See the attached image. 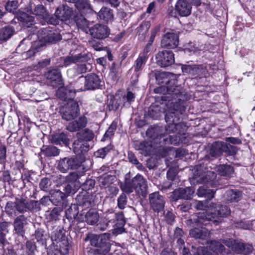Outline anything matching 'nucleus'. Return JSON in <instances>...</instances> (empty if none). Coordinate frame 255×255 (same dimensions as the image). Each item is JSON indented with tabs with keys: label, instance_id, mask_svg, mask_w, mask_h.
<instances>
[{
	"label": "nucleus",
	"instance_id": "1",
	"mask_svg": "<svg viewBox=\"0 0 255 255\" xmlns=\"http://www.w3.org/2000/svg\"><path fill=\"white\" fill-rule=\"evenodd\" d=\"M163 101H168L165 104L168 110L165 116V121L168 124L166 133L157 135L154 143H158L160 146L166 144L178 145L180 142H185V137L187 126L184 123L180 122V116L185 112L184 102L177 98H172L167 96L161 97Z\"/></svg>",
	"mask_w": 255,
	"mask_h": 255
},
{
	"label": "nucleus",
	"instance_id": "2",
	"mask_svg": "<svg viewBox=\"0 0 255 255\" xmlns=\"http://www.w3.org/2000/svg\"><path fill=\"white\" fill-rule=\"evenodd\" d=\"M217 174L212 171H209L203 166L197 165L193 172V180L198 183H205L198 189L197 194L199 197H205L211 200L214 197L215 191L209 189L215 187L218 184L216 180Z\"/></svg>",
	"mask_w": 255,
	"mask_h": 255
},
{
	"label": "nucleus",
	"instance_id": "3",
	"mask_svg": "<svg viewBox=\"0 0 255 255\" xmlns=\"http://www.w3.org/2000/svg\"><path fill=\"white\" fill-rule=\"evenodd\" d=\"M155 76L156 82L158 84L165 85L155 89V92L164 91L166 90V92L164 96H169L172 98H177L182 101H187L188 99V95L180 86L176 85L178 81L175 75L168 72L157 71Z\"/></svg>",
	"mask_w": 255,
	"mask_h": 255
},
{
	"label": "nucleus",
	"instance_id": "4",
	"mask_svg": "<svg viewBox=\"0 0 255 255\" xmlns=\"http://www.w3.org/2000/svg\"><path fill=\"white\" fill-rule=\"evenodd\" d=\"M214 208V212L199 213L194 215L192 218L187 221L188 224L195 226L197 225H207L210 221L217 222L221 218L226 217L230 215L231 210L226 205L214 204L210 205Z\"/></svg>",
	"mask_w": 255,
	"mask_h": 255
},
{
	"label": "nucleus",
	"instance_id": "5",
	"mask_svg": "<svg viewBox=\"0 0 255 255\" xmlns=\"http://www.w3.org/2000/svg\"><path fill=\"white\" fill-rule=\"evenodd\" d=\"M37 201H26L23 198L16 199L14 202L8 201L6 203L4 211L9 216H15L18 214H23L27 211L35 212L40 210Z\"/></svg>",
	"mask_w": 255,
	"mask_h": 255
},
{
	"label": "nucleus",
	"instance_id": "6",
	"mask_svg": "<svg viewBox=\"0 0 255 255\" xmlns=\"http://www.w3.org/2000/svg\"><path fill=\"white\" fill-rule=\"evenodd\" d=\"M122 189L127 193H132L134 190L139 195L145 197L148 193L147 183L141 175L137 174L132 179H126Z\"/></svg>",
	"mask_w": 255,
	"mask_h": 255
},
{
	"label": "nucleus",
	"instance_id": "7",
	"mask_svg": "<svg viewBox=\"0 0 255 255\" xmlns=\"http://www.w3.org/2000/svg\"><path fill=\"white\" fill-rule=\"evenodd\" d=\"M85 240H89L91 245L96 247L94 250L95 254L105 255L110 250L109 237L105 234L100 235L89 234L87 236Z\"/></svg>",
	"mask_w": 255,
	"mask_h": 255
},
{
	"label": "nucleus",
	"instance_id": "8",
	"mask_svg": "<svg viewBox=\"0 0 255 255\" xmlns=\"http://www.w3.org/2000/svg\"><path fill=\"white\" fill-rule=\"evenodd\" d=\"M105 222L107 226L111 225L114 227V233L120 234L125 232L124 226L126 221L123 212H120L116 213L114 212H109L105 214Z\"/></svg>",
	"mask_w": 255,
	"mask_h": 255
},
{
	"label": "nucleus",
	"instance_id": "9",
	"mask_svg": "<svg viewBox=\"0 0 255 255\" xmlns=\"http://www.w3.org/2000/svg\"><path fill=\"white\" fill-rule=\"evenodd\" d=\"M37 37L41 46L56 43L62 39V36L59 31L50 27L38 30Z\"/></svg>",
	"mask_w": 255,
	"mask_h": 255
},
{
	"label": "nucleus",
	"instance_id": "10",
	"mask_svg": "<svg viewBox=\"0 0 255 255\" xmlns=\"http://www.w3.org/2000/svg\"><path fill=\"white\" fill-rule=\"evenodd\" d=\"M60 114L62 119L66 121L74 120L79 114L78 103L73 100L69 102L65 107L60 110Z\"/></svg>",
	"mask_w": 255,
	"mask_h": 255
},
{
	"label": "nucleus",
	"instance_id": "11",
	"mask_svg": "<svg viewBox=\"0 0 255 255\" xmlns=\"http://www.w3.org/2000/svg\"><path fill=\"white\" fill-rule=\"evenodd\" d=\"M192 4L199 6L200 0H178L175 5V9L181 16H187L191 12Z\"/></svg>",
	"mask_w": 255,
	"mask_h": 255
},
{
	"label": "nucleus",
	"instance_id": "12",
	"mask_svg": "<svg viewBox=\"0 0 255 255\" xmlns=\"http://www.w3.org/2000/svg\"><path fill=\"white\" fill-rule=\"evenodd\" d=\"M51 238L53 244L57 248H63L68 244L64 230L60 226H54L52 228Z\"/></svg>",
	"mask_w": 255,
	"mask_h": 255
},
{
	"label": "nucleus",
	"instance_id": "13",
	"mask_svg": "<svg viewBox=\"0 0 255 255\" xmlns=\"http://www.w3.org/2000/svg\"><path fill=\"white\" fill-rule=\"evenodd\" d=\"M84 78V88L83 89L82 88H80L81 90H95L102 89L104 85V82L95 73L88 74Z\"/></svg>",
	"mask_w": 255,
	"mask_h": 255
},
{
	"label": "nucleus",
	"instance_id": "14",
	"mask_svg": "<svg viewBox=\"0 0 255 255\" xmlns=\"http://www.w3.org/2000/svg\"><path fill=\"white\" fill-rule=\"evenodd\" d=\"M82 162L77 157H65L59 160L57 168L61 172L65 173L69 169L78 168Z\"/></svg>",
	"mask_w": 255,
	"mask_h": 255
},
{
	"label": "nucleus",
	"instance_id": "15",
	"mask_svg": "<svg viewBox=\"0 0 255 255\" xmlns=\"http://www.w3.org/2000/svg\"><path fill=\"white\" fill-rule=\"evenodd\" d=\"M148 200L150 207L154 212L158 213L163 211L165 200L164 197L161 195L158 192L150 194Z\"/></svg>",
	"mask_w": 255,
	"mask_h": 255
},
{
	"label": "nucleus",
	"instance_id": "16",
	"mask_svg": "<svg viewBox=\"0 0 255 255\" xmlns=\"http://www.w3.org/2000/svg\"><path fill=\"white\" fill-rule=\"evenodd\" d=\"M156 63L161 67L171 65L175 62L174 54L171 51H159L156 55Z\"/></svg>",
	"mask_w": 255,
	"mask_h": 255
},
{
	"label": "nucleus",
	"instance_id": "17",
	"mask_svg": "<svg viewBox=\"0 0 255 255\" xmlns=\"http://www.w3.org/2000/svg\"><path fill=\"white\" fill-rule=\"evenodd\" d=\"M76 201L78 206L81 207L83 209L89 208L95 205V196L89 194L86 191L79 193L76 198Z\"/></svg>",
	"mask_w": 255,
	"mask_h": 255
},
{
	"label": "nucleus",
	"instance_id": "18",
	"mask_svg": "<svg viewBox=\"0 0 255 255\" xmlns=\"http://www.w3.org/2000/svg\"><path fill=\"white\" fill-rule=\"evenodd\" d=\"M92 55L89 53H80L73 55L71 53L63 58V66H68L71 64L77 62H88L91 59Z\"/></svg>",
	"mask_w": 255,
	"mask_h": 255
},
{
	"label": "nucleus",
	"instance_id": "19",
	"mask_svg": "<svg viewBox=\"0 0 255 255\" xmlns=\"http://www.w3.org/2000/svg\"><path fill=\"white\" fill-rule=\"evenodd\" d=\"M89 32L94 38L103 39L109 35L110 30L106 25L96 24L90 28Z\"/></svg>",
	"mask_w": 255,
	"mask_h": 255
},
{
	"label": "nucleus",
	"instance_id": "20",
	"mask_svg": "<svg viewBox=\"0 0 255 255\" xmlns=\"http://www.w3.org/2000/svg\"><path fill=\"white\" fill-rule=\"evenodd\" d=\"M179 43V36L174 32H167L161 40V46L165 48L173 49L176 47Z\"/></svg>",
	"mask_w": 255,
	"mask_h": 255
},
{
	"label": "nucleus",
	"instance_id": "21",
	"mask_svg": "<svg viewBox=\"0 0 255 255\" xmlns=\"http://www.w3.org/2000/svg\"><path fill=\"white\" fill-rule=\"evenodd\" d=\"M87 123V118L82 115L77 119H74L72 121L70 122L66 126V128L67 130L71 132L79 131L85 128Z\"/></svg>",
	"mask_w": 255,
	"mask_h": 255
},
{
	"label": "nucleus",
	"instance_id": "22",
	"mask_svg": "<svg viewBox=\"0 0 255 255\" xmlns=\"http://www.w3.org/2000/svg\"><path fill=\"white\" fill-rule=\"evenodd\" d=\"M194 192L195 190L192 187L179 188L173 192L172 199L175 201L179 199L189 200L192 198Z\"/></svg>",
	"mask_w": 255,
	"mask_h": 255
},
{
	"label": "nucleus",
	"instance_id": "23",
	"mask_svg": "<svg viewBox=\"0 0 255 255\" xmlns=\"http://www.w3.org/2000/svg\"><path fill=\"white\" fill-rule=\"evenodd\" d=\"M66 218L71 222H83V214L79 213L78 206L77 204H72L65 212Z\"/></svg>",
	"mask_w": 255,
	"mask_h": 255
},
{
	"label": "nucleus",
	"instance_id": "24",
	"mask_svg": "<svg viewBox=\"0 0 255 255\" xmlns=\"http://www.w3.org/2000/svg\"><path fill=\"white\" fill-rule=\"evenodd\" d=\"M27 224V218L23 215L16 217L13 221L15 233L18 236H23L25 233L24 227Z\"/></svg>",
	"mask_w": 255,
	"mask_h": 255
},
{
	"label": "nucleus",
	"instance_id": "25",
	"mask_svg": "<svg viewBox=\"0 0 255 255\" xmlns=\"http://www.w3.org/2000/svg\"><path fill=\"white\" fill-rule=\"evenodd\" d=\"M72 146L74 152L80 156L81 158L80 161H82L83 162L84 161V158L82 154L89 150V144L78 138L74 141Z\"/></svg>",
	"mask_w": 255,
	"mask_h": 255
},
{
	"label": "nucleus",
	"instance_id": "26",
	"mask_svg": "<svg viewBox=\"0 0 255 255\" xmlns=\"http://www.w3.org/2000/svg\"><path fill=\"white\" fill-rule=\"evenodd\" d=\"M73 14L72 9L67 5H63L58 7L55 11L56 17L61 21L69 19Z\"/></svg>",
	"mask_w": 255,
	"mask_h": 255
},
{
	"label": "nucleus",
	"instance_id": "27",
	"mask_svg": "<svg viewBox=\"0 0 255 255\" xmlns=\"http://www.w3.org/2000/svg\"><path fill=\"white\" fill-rule=\"evenodd\" d=\"M242 192L237 189L227 191L223 196L224 201L226 203L238 202L241 199Z\"/></svg>",
	"mask_w": 255,
	"mask_h": 255
},
{
	"label": "nucleus",
	"instance_id": "28",
	"mask_svg": "<svg viewBox=\"0 0 255 255\" xmlns=\"http://www.w3.org/2000/svg\"><path fill=\"white\" fill-rule=\"evenodd\" d=\"M99 214L98 211L94 209H90L83 216V221H85L90 225H96L99 220Z\"/></svg>",
	"mask_w": 255,
	"mask_h": 255
},
{
	"label": "nucleus",
	"instance_id": "29",
	"mask_svg": "<svg viewBox=\"0 0 255 255\" xmlns=\"http://www.w3.org/2000/svg\"><path fill=\"white\" fill-rule=\"evenodd\" d=\"M33 238L32 240H35L39 244L43 246H46V241L48 239L49 235L48 233L43 229L38 228L32 235Z\"/></svg>",
	"mask_w": 255,
	"mask_h": 255
},
{
	"label": "nucleus",
	"instance_id": "30",
	"mask_svg": "<svg viewBox=\"0 0 255 255\" xmlns=\"http://www.w3.org/2000/svg\"><path fill=\"white\" fill-rule=\"evenodd\" d=\"M51 141L52 143L56 145L63 143L65 145H68L69 144L70 140L68 138V133L62 132L52 135Z\"/></svg>",
	"mask_w": 255,
	"mask_h": 255
},
{
	"label": "nucleus",
	"instance_id": "31",
	"mask_svg": "<svg viewBox=\"0 0 255 255\" xmlns=\"http://www.w3.org/2000/svg\"><path fill=\"white\" fill-rule=\"evenodd\" d=\"M45 76L51 83H54L55 85L61 84V74L58 69L49 70L45 73Z\"/></svg>",
	"mask_w": 255,
	"mask_h": 255
},
{
	"label": "nucleus",
	"instance_id": "32",
	"mask_svg": "<svg viewBox=\"0 0 255 255\" xmlns=\"http://www.w3.org/2000/svg\"><path fill=\"white\" fill-rule=\"evenodd\" d=\"M36 246L35 243L30 241L26 242L25 247L18 251V255H35Z\"/></svg>",
	"mask_w": 255,
	"mask_h": 255
},
{
	"label": "nucleus",
	"instance_id": "33",
	"mask_svg": "<svg viewBox=\"0 0 255 255\" xmlns=\"http://www.w3.org/2000/svg\"><path fill=\"white\" fill-rule=\"evenodd\" d=\"M50 195V202L55 206L61 205L66 198L65 195L63 194V192L59 190L51 191Z\"/></svg>",
	"mask_w": 255,
	"mask_h": 255
},
{
	"label": "nucleus",
	"instance_id": "34",
	"mask_svg": "<svg viewBox=\"0 0 255 255\" xmlns=\"http://www.w3.org/2000/svg\"><path fill=\"white\" fill-rule=\"evenodd\" d=\"M216 171L221 176L230 177L234 173V168L230 165L220 164L217 166Z\"/></svg>",
	"mask_w": 255,
	"mask_h": 255
},
{
	"label": "nucleus",
	"instance_id": "35",
	"mask_svg": "<svg viewBox=\"0 0 255 255\" xmlns=\"http://www.w3.org/2000/svg\"><path fill=\"white\" fill-rule=\"evenodd\" d=\"M223 147V141L214 142L211 145L210 154L215 158L220 156L224 152Z\"/></svg>",
	"mask_w": 255,
	"mask_h": 255
},
{
	"label": "nucleus",
	"instance_id": "36",
	"mask_svg": "<svg viewBox=\"0 0 255 255\" xmlns=\"http://www.w3.org/2000/svg\"><path fill=\"white\" fill-rule=\"evenodd\" d=\"M190 235L196 239L205 240L208 238L209 234L205 229L194 228L190 231Z\"/></svg>",
	"mask_w": 255,
	"mask_h": 255
},
{
	"label": "nucleus",
	"instance_id": "37",
	"mask_svg": "<svg viewBox=\"0 0 255 255\" xmlns=\"http://www.w3.org/2000/svg\"><path fill=\"white\" fill-rule=\"evenodd\" d=\"M163 113V110L160 106L157 105H152L150 106L148 111V116L154 120L159 119L162 114Z\"/></svg>",
	"mask_w": 255,
	"mask_h": 255
},
{
	"label": "nucleus",
	"instance_id": "38",
	"mask_svg": "<svg viewBox=\"0 0 255 255\" xmlns=\"http://www.w3.org/2000/svg\"><path fill=\"white\" fill-rule=\"evenodd\" d=\"M134 147L136 150H141V153L145 156L149 155L152 150L151 143L146 141L136 142Z\"/></svg>",
	"mask_w": 255,
	"mask_h": 255
},
{
	"label": "nucleus",
	"instance_id": "39",
	"mask_svg": "<svg viewBox=\"0 0 255 255\" xmlns=\"http://www.w3.org/2000/svg\"><path fill=\"white\" fill-rule=\"evenodd\" d=\"M75 21L79 28L87 33L88 32L89 22L82 15H76Z\"/></svg>",
	"mask_w": 255,
	"mask_h": 255
},
{
	"label": "nucleus",
	"instance_id": "40",
	"mask_svg": "<svg viewBox=\"0 0 255 255\" xmlns=\"http://www.w3.org/2000/svg\"><path fill=\"white\" fill-rule=\"evenodd\" d=\"M98 16L101 20L106 22L111 21L114 17L112 10L107 7H103L101 9L98 13Z\"/></svg>",
	"mask_w": 255,
	"mask_h": 255
},
{
	"label": "nucleus",
	"instance_id": "41",
	"mask_svg": "<svg viewBox=\"0 0 255 255\" xmlns=\"http://www.w3.org/2000/svg\"><path fill=\"white\" fill-rule=\"evenodd\" d=\"M15 32L13 27L5 26L0 29V41H6L9 39Z\"/></svg>",
	"mask_w": 255,
	"mask_h": 255
},
{
	"label": "nucleus",
	"instance_id": "42",
	"mask_svg": "<svg viewBox=\"0 0 255 255\" xmlns=\"http://www.w3.org/2000/svg\"><path fill=\"white\" fill-rule=\"evenodd\" d=\"M76 137L80 140L87 142V141H91L94 138V133L92 130L86 128L81 132H78L76 133Z\"/></svg>",
	"mask_w": 255,
	"mask_h": 255
},
{
	"label": "nucleus",
	"instance_id": "43",
	"mask_svg": "<svg viewBox=\"0 0 255 255\" xmlns=\"http://www.w3.org/2000/svg\"><path fill=\"white\" fill-rule=\"evenodd\" d=\"M208 250L211 252V254H216L218 255L219 253L222 252L224 250V246L219 242L211 241L207 247Z\"/></svg>",
	"mask_w": 255,
	"mask_h": 255
},
{
	"label": "nucleus",
	"instance_id": "44",
	"mask_svg": "<svg viewBox=\"0 0 255 255\" xmlns=\"http://www.w3.org/2000/svg\"><path fill=\"white\" fill-rule=\"evenodd\" d=\"M62 211V209L61 207L54 208L50 213L47 215V219L48 222H55L59 220L60 214Z\"/></svg>",
	"mask_w": 255,
	"mask_h": 255
},
{
	"label": "nucleus",
	"instance_id": "45",
	"mask_svg": "<svg viewBox=\"0 0 255 255\" xmlns=\"http://www.w3.org/2000/svg\"><path fill=\"white\" fill-rule=\"evenodd\" d=\"M18 19L23 23V25L30 27L34 22V17L25 12L20 13L18 16Z\"/></svg>",
	"mask_w": 255,
	"mask_h": 255
},
{
	"label": "nucleus",
	"instance_id": "46",
	"mask_svg": "<svg viewBox=\"0 0 255 255\" xmlns=\"http://www.w3.org/2000/svg\"><path fill=\"white\" fill-rule=\"evenodd\" d=\"M114 178L109 175H104L99 177V183L101 188L109 187L114 182Z\"/></svg>",
	"mask_w": 255,
	"mask_h": 255
},
{
	"label": "nucleus",
	"instance_id": "47",
	"mask_svg": "<svg viewBox=\"0 0 255 255\" xmlns=\"http://www.w3.org/2000/svg\"><path fill=\"white\" fill-rule=\"evenodd\" d=\"M32 12L33 14L39 16L43 19H46L47 18L48 13L45 8L41 4L36 5L32 10Z\"/></svg>",
	"mask_w": 255,
	"mask_h": 255
},
{
	"label": "nucleus",
	"instance_id": "48",
	"mask_svg": "<svg viewBox=\"0 0 255 255\" xmlns=\"http://www.w3.org/2000/svg\"><path fill=\"white\" fill-rule=\"evenodd\" d=\"M147 59V57L145 55L139 56L134 62L133 66L134 71L136 72L141 71L146 62Z\"/></svg>",
	"mask_w": 255,
	"mask_h": 255
},
{
	"label": "nucleus",
	"instance_id": "49",
	"mask_svg": "<svg viewBox=\"0 0 255 255\" xmlns=\"http://www.w3.org/2000/svg\"><path fill=\"white\" fill-rule=\"evenodd\" d=\"M42 151L47 156H55L59 155L60 150L56 147L50 145L43 146Z\"/></svg>",
	"mask_w": 255,
	"mask_h": 255
},
{
	"label": "nucleus",
	"instance_id": "50",
	"mask_svg": "<svg viewBox=\"0 0 255 255\" xmlns=\"http://www.w3.org/2000/svg\"><path fill=\"white\" fill-rule=\"evenodd\" d=\"M113 146L112 144H109L95 152L94 156L97 158H104L109 152L113 150Z\"/></svg>",
	"mask_w": 255,
	"mask_h": 255
},
{
	"label": "nucleus",
	"instance_id": "51",
	"mask_svg": "<svg viewBox=\"0 0 255 255\" xmlns=\"http://www.w3.org/2000/svg\"><path fill=\"white\" fill-rule=\"evenodd\" d=\"M150 27V23L149 21H146L142 23L138 28L139 35H141L140 38H145Z\"/></svg>",
	"mask_w": 255,
	"mask_h": 255
},
{
	"label": "nucleus",
	"instance_id": "52",
	"mask_svg": "<svg viewBox=\"0 0 255 255\" xmlns=\"http://www.w3.org/2000/svg\"><path fill=\"white\" fill-rule=\"evenodd\" d=\"M192 252L193 255H217L216 254H211L207 248L199 247L197 248L192 247Z\"/></svg>",
	"mask_w": 255,
	"mask_h": 255
},
{
	"label": "nucleus",
	"instance_id": "53",
	"mask_svg": "<svg viewBox=\"0 0 255 255\" xmlns=\"http://www.w3.org/2000/svg\"><path fill=\"white\" fill-rule=\"evenodd\" d=\"M229 247L232 245V249L238 253H241L244 252L245 244L242 243L236 242L234 240H230L227 245Z\"/></svg>",
	"mask_w": 255,
	"mask_h": 255
},
{
	"label": "nucleus",
	"instance_id": "54",
	"mask_svg": "<svg viewBox=\"0 0 255 255\" xmlns=\"http://www.w3.org/2000/svg\"><path fill=\"white\" fill-rule=\"evenodd\" d=\"M92 66L90 63L77 64L75 70L78 74L85 73L91 70Z\"/></svg>",
	"mask_w": 255,
	"mask_h": 255
},
{
	"label": "nucleus",
	"instance_id": "55",
	"mask_svg": "<svg viewBox=\"0 0 255 255\" xmlns=\"http://www.w3.org/2000/svg\"><path fill=\"white\" fill-rule=\"evenodd\" d=\"M223 146L224 152L226 153L229 155H235L238 151V148L236 146L232 145L230 143L223 142Z\"/></svg>",
	"mask_w": 255,
	"mask_h": 255
},
{
	"label": "nucleus",
	"instance_id": "56",
	"mask_svg": "<svg viewBox=\"0 0 255 255\" xmlns=\"http://www.w3.org/2000/svg\"><path fill=\"white\" fill-rule=\"evenodd\" d=\"M4 7L6 11L14 13L18 7V1L17 0L8 1L5 3Z\"/></svg>",
	"mask_w": 255,
	"mask_h": 255
},
{
	"label": "nucleus",
	"instance_id": "57",
	"mask_svg": "<svg viewBox=\"0 0 255 255\" xmlns=\"http://www.w3.org/2000/svg\"><path fill=\"white\" fill-rule=\"evenodd\" d=\"M197 65H183L182 66V72L185 74H190L193 76H196Z\"/></svg>",
	"mask_w": 255,
	"mask_h": 255
},
{
	"label": "nucleus",
	"instance_id": "58",
	"mask_svg": "<svg viewBox=\"0 0 255 255\" xmlns=\"http://www.w3.org/2000/svg\"><path fill=\"white\" fill-rule=\"evenodd\" d=\"M118 207L119 209L123 210L126 207L128 202V197L125 193H122L117 199Z\"/></svg>",
	"mask_w": 255,
	"mask_h": 255
},
{
	"label": "nucleus",
	"instance_id": "59",
	"mask_svg": "<svg viewBox=\"0 0 255 255\" xmlns=\"http://www.w3.org/2000/svg\"><path fill=\"white\" fill-rule=\"evenodd\" d=\"M51 185V181L48 178L41 179L39 183V188L44 191H48Z\"/></svg>",
	"mask_w": 255,
	"mask_h": 255
},
{
	"label": "nucleus",
	"instance_id": "60",
	"mask_svg": "<svg viewBox=\"0 0 255 255\" xmlns=\"http://www.w3.org/2000/svg\"><path fill=\"white\" fill-rule=\"evenodd\" d=\"M209 201L208 200L205 201H196L195 202V207L200 210H207L209 207Z\"/></svg>",
	"mask_w": 255,
	"mask_h": 255
},
{
	"label": "nucleus",
	"instance_id": "61",
	"mask_svg": "<svg viewBox=\"0 0 255 255\" xmlns=\"http://www.w3.org/2000/svg\"><path fill=\"white\" fill-rule=\"evenodd\" d=\"M75 92V90L73 91L72 90H68V89H60L57 91L56 95L59 98L65 99L67 98L66 95L68 93L74 94Z\"/></svg>",
	"mask_w": 255,
	"mask_h": 255
},
{
	"label": "nucleus",
	"instance_id": "62",
	"mask_svg": "<svg viewBox=\"0 0 255 255\" xmlns=\"http://www.w3.org/2000/svg\"><path fill=\"white\" fill-rule=\"evenodd\" d=\"M197 72H196V76L200 78L206 77L208 75V70L207 68L202 65L196 66Z\"/></svg>",
	"mask_w": 255,
	"mask_h": 255
},
{
	"label": "nucleus",
	"instance_id": "63",
	"mask_svg": "<svg viewBox=\"0 0 255 255\" xmlns=\"http://www.w3.org/2000/svg\"><path fill=\"white\" fill-rule=\"evenodd\" d=\"M95 184V181L92 179H87L82 185V189L85 191L89 190L94 187Z\"/></svg>",
	"mask_w": 255,
	"mask_h": 255
},
{
	"label": "nucleus",
	"instance_id": "64",
	"mask_svg": "<svg viewBox=\"0 0 255 255\" xmlns=\"http://www.w3.org/2000/svg\"><path fill=\"white\" fill-rule=\"evenodd\" d=\"M76 6L80 10L84 9H88L90 7V4L88 0H79L75 2Z\"/></svg>",
	"mask_w": 255,
	"mask_h": 255
}]
</instances>
